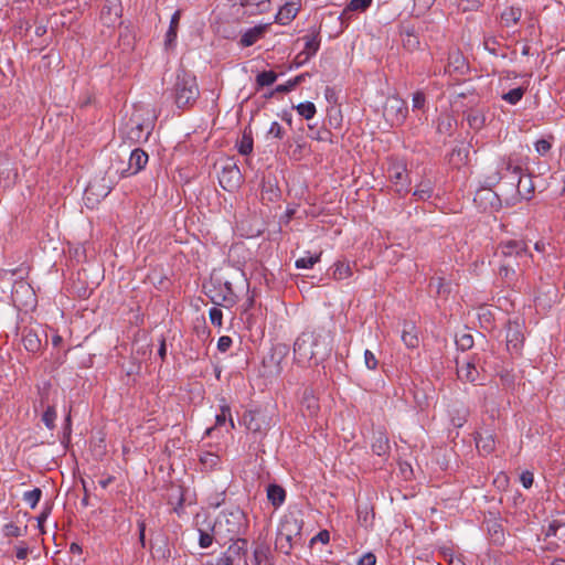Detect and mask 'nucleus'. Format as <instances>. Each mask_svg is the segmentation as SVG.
<instances>
[{
  "instance_id": "1",
  "label": "nucleus",
  "mask_w": 565,
  "mask_h": 565,
  "mask_svg": "<svg viewBox=\"0 0 565 565\" xmlns=\"http://www.w3.org/2000/svg\"><path fill=\"white\" fill-rule=\"evenodd\" d=\"M495 255L501 258L499 275L508 282L521 274L532 258L525 242L515 239L501 242Z\"/></svg>"
},
{
  "instance_id": "2",
  "label": "nucleus",
  "mask_w": 565,
  "mask_h": 565,
  "mask_svg": "<svg viewBox=\"0 0 565 565\" xmlns=\"http://www.w3.org/2000/svg\"><path fill=\"white\" fill-rule=\"evenodd\" d=\"M331 352V337L324 330L305 331L294 344L295 359L299 364H307Z\"/></svg>"
},
{
  "instance_id": "3",
  "label": "nucleus",
  "mask_w": 565,
  "mask_h": 565,
  "mask_svg": "<svg viewBox=\"0 0 565 565\" xmlns=\"http://www.w3.org/2000/svg\"><path fill=\"white\" fill-rule=\"evenodd\" d=\"M200 96L196 78L193 74L181 71L174 84V102L179 108L192 106Z\"/></svg>"
},
{
  "instance_id": "4",
  "label": "nucleus",
  "mask_w": 565,
  "mask_h": 565,
  "mask_svg": "<svg viewBox=\"0 0 565 565\" xmlns=\"http://www.w3.org/2000/svg\"><path fill=\"white\" fill-rule=\"evenodd\" d=\"M301 523L291 514L285 515L278 525L276 533V548L289 554L294 544L300 540Z\"/></svg>"
},
{
  "instance_id": "5",
  "label": "nucleus",
  "mask_w": 565,
  "mask_h": 565,
  "mask_svg": "<svg viewBox=\"0 0 565 565\" xmlns=\"http://www.w3.org/2000/svg\"><path fill=\"white\" fill-rule=\"evenodd\" d=\"M244 514L241 510H234L222 513L215 521L212 532L215 540L233 541L241 533L243 527Z\"/></svg>"
},
{
  "instance_id": "6",
  "label": "nucleus",
  "mask_w": 565,
  "mask_h": 565,
  "mask_svg": "<svg viewBox=\"0 0 565 565\" xmlns=\"http://www.w3.org/2000/svg\"><path fill=\"white\" fill-rule=\"evenodd\" d=\"M407 115V107L403 99L397 96L386 98L383 116L391 126H398L404 122Z\"/></svg>"
},
{
  "instance_id": "7",
  "label": "nucleus",
  "mask_w": 565,
  "mask_h": 565,
  "mask_svg": "<svg viewBox=\"0 0 565 565\" xmlns=\"http://www.w3.org/2000/svg\"><path fill=\"white\" fill-rule=\"evenodd\" d=\"M386 172L397 193L403 194L409 191L411 181L406 166L403 162L390 161Z\"/></svg>"
},
{
  "instance_id": "8",
  "label": "nucleus",
  "mask_w": 565,
  "mask_h": 565,
  "mask_svg": "<svg viewBox=\"0 0 565 565\" xmlns=\"http://www.w3.org/2000/svg\"><path fill=\"white\" fill-rule=\"evenodd\" d=\"M206 296L216 306H232L235 303V294L230 282L212 284L207 287Z\"/></svg>"
},
{
  "instance_id": "9",
  "label": "nucleus",
  "mask_w": 565,
  "mask_h": 565,
  "mask_svg": "<svg viewBox=\"0 0 565 565\" xmlns=\"http://www.w3.org/2000/svg\"><path fill=\"white\" fill-rule=\"evenodd\" d=\"M11 297L14 306L20 310H28L35 305V294L32 287L24 281L14 284Z\"/></svg>"
},
{
  "instance_id": "10",
  "label": "nucleus",
  "mask_w": 565,
  "mask_h": 565,
  "mask_svg": "<svg viewBox=\"0 0 565 565\" xmlns=\"http://www.w3.org/2000/svg\"><path fill=\"white\" fill-rule=\"evenodd\" d=\"M242 179L243 177L239 168L233 162L224 166L218 175L221 186L230 192L236 190L241 185Z\"/></svg>"
},
{
  "instance_id": "11",
  "label": "nucleus",
  "mask_w": 565,
  "mask_h": 565,
  "mask_svg": "<svg viewBox=\"0 0 565 565\" xmlns=\"http://www.w3.org/2000/svg\"><path fill=\"white\" fill-rule=\"evenodd\" d=\"M110 190L111 186L106 183L104 178L89 182L84 192V201L86 205L93 207L94 203L106 198Z\"/></svg>"
},
{
  "instance_id": "12",
  "label": "nucleus",
  "mask_w": 565,
  "mask_h": 565,
  "mask_svg": "<svg viewBox=\"0 0 565 565\" xmlns=\"http://www.w3.org/2000/svg\"><path fill=\"white\" fill-rule=\"evenodd\" d=\"M457 376L461 382L479 383L481 381L480 372L476 365L475 358L457 359Z\"/></svg>"
},
{
  "instance_id": "13",
  "label": "nucleus",
  "mask_w": 565,
  "mask_h": 565,
  "mask_svg": "<svg viewBox=\"0 0 565 565\" xmlns=\"http://www.w3.org/2000/svg\"><path fill=\"white\" fill-rule=\"evenodd\" d=\"M245 427L254 434H263L269 427L267 416L259 411H249L244 414Z\"/></svg>"
},
{
  "instance_id": "14",
  "label": "nucleus",
  "mask_w": 565,
  "mask_h": 565,
  "mask_svg": "<svg viewBox=\"0 0 565 565\" xmlns=\"http://www.w3.org/2000/svg\"><path fill=\"white\" fill-rule=\"evenodd\" d=\"M524 342V334L520 323L510 322L507 328V347L511 352L519 353Z\"/></svg>"
},
{
  "instance_id": "15",
  "label": "nucleus",
  "mask_w": 565,
  "mask_h": 565,
  "mask_svg": "<svg viewBox=\"0 0 565 565\" xmlns=\"http://www.w3.org/2000/svg\"><path fill=\"white\" fill-rule=\"evenodd\" d=\"M303 50L296 56L297 65H301L309 61L320 47V39L318 33H312L303 36Z\"/></svg>"
},
{
  "instance_id": "16",
  "label": "nucleus",
  "mask_w": 565,
  "mask_h": 565,
  "mask_svg": "<svg viewBox=\"0 0 565 565\" xmlns=\"http://www.w3.org/2000/svg\"><path fill=\"white\" fill-rule=\"evenodd\" d=\"M148 162V154L141 149H135L129 157L128 169L122 170L120 175L122 178L137 174L141 171Z\"/></svg>"
},
{
  "instance_id": "17",
  "label": "nucleus",
  "mask_w": 565,
  "mask_h": 565,
  "mask_svg": "<svg viewBox=\"0 0 565 565\" xmlns=\"http://www.w3.org/2000/svg\"><path fill=\"white\" fill-rule=\"evenodd\" d=\"M501 169H504L507 171L512 170V172L514 174L513 180L518 181L519 193L524 199H530L531 194L534 191V186L532 184L531 178L523 179V178L519 177L520 168H518V167L512 168V166H511V163L509 161H502Z\"/></svg>"
},
{
  "instance_id": "18",
  "label": "nucleus",
  "mask_w": 565,
  "mask_h": 565,
  "mask_svg": "<svg viewBox=\"0 0 565 565\" xmlns=\"http://www.w3.org/2000/svg\"><path fill=\"white\" fill-rule=\"evenodd\" d=\"M476 446L480 452L484 455L491 454L495 448L494 434L489 429L478 431L476 436Z\"/></svg>"
},
{
  "instance_id": "19",
  "label": "nucleus",
  "mask_w": 565,
  "mask_h": 565,
  "mask_svg": "<svg viewBox=\"0 0 565 565\" xmlns=\"http://www.w3.org/2000/svg\"><path fill=\"white\" fill-rule=\"evenodd\" d=\"M268 29V24H260L246 30L241 38V45L244 47L252 46L262 39Z\"/></svg>"
},
{
  "instance_id": "20",
  "label": "nucleus",
  "mask_w": 565,
  "mask_h": 565,
  "mask_svg": "<svg viewBox=\"0 0 565 565\" xmlns=\"http://www.w3.org/2000/svg\"><path fill=\"white\" fill-rule=\"evenodd\" d=\"M298 7L295 2H288L285 6H282L278 13L276 14V22L279 24L286 25L290 21H292L297 13H298Z\"/></svg>"
},
{
  "instance_id": "21",
  "label": "nucleus",
  "mask_w": 565,
  "mask_h": 565,
  "mask_svg": "<svg viewBox=\"0 0 565 565\" xmlns=\"http://www.w3.org/2000/svg\"><path fill=\"white\" fill-rule=\"evenodd\" d=\"M180 18H181V12L179 10L175 11L171 17L170 26L166 33V39H164L166 49H172L175 44Z\"/></svg>"
},
{
  "instance_id": "22",
  "label": "nucleus",
  "mask_w": 565,
  "mask_h": 565,
  "mask_svg": "<svg viewBox=\"0 0 565 565\" xmlns=\"http://www.w3.org/2000/svg\"><path fill=\"white\" fill-rule=\"evenodd\" d=\"M267 499L274 507H280L286 499V491L278 484H269L267 488Z\"/></svg>"
},
{
  "instance_id": "23",
  "label": "nucleus",
  "mask_w": 565,
  "mask_h": 565,
  "mask_svg": "<svg viewBox=\"0 0 565 565\" xmlns=\"http://www.w3.org/2000/svg\"><path fill=\"white\" fill-rule=\"evenodd\" d=\"M402 340L407 348L418 347L419 340L414 324L405 323L402 332Z\"/></svg>"
},
{
  "instance_id": "24",
  "label": "nucleus",
  "mask_w": 565,
  "mask_h": 565,
  "mask_svg": "<svg viewBox=\"0 0 565 565\" xmlns=\"http://www.w3.org/2000/svg\"><path fill=\"white\" fill-rule=\"evenodd\" d=\"M228 419L230 422V426L231 428H234L235 425H234V420L233 418L231 417V409H230V406L228 405H223L221 407V412L216 415L215 417V426L214 427H211V428H207L206 429V435H210L212 433V430H214L215 428L224 425L226 423V420Z\"/></svg>"
},
{
  "instance_id": "25",
  "label": "nucleus",
  "mask_w": 565,
  "mask_h": 565,
  "mask_svg": "<svg viewBox=\"0 0 565 565\" xmlns=\"http://www.w3.org/2000/svg\"><path fill=\"white\" fill-rule=\"evenodd\" d=\"M429 287L439 297H447L450 294V284L443 277L431 278Z\"/></svg>"
},
{
  "instance_id": "26",
  "label": "nucleus",
  "mask_w": 565,
  "mask_h": 565,
  "mask_svg": "<svg viewBox=\"0 0 565 565\" xmlns=\"http://www.w3.org/2000/svg\"><path fill=\"white\" fill-rule=\"evenodd\" d=\"M23 345L29 352H38L41 349V340L33 331H28L22 338Z\"/></svg>"
},
{
  "instance_id": "27",
  "label": "nucleus",
  "mask_w": 565,
  "mask_h": 565,
  "mask_svg": "<svg viewBox=\"0 0 565 565\" xmlns=\"http://www.w3.org/2000/svg\"><path fill=\"white\" fill-rule=\"evenodd\" d=\"M352 275L350 264L348 262L339 260L334 264L332 277L335 280H343Z\"/></svg>"
},
{
  "instance_id": "28",
  "label": "nucleus",
  "mask_w": 565,
  "mask_h": 565,
  "mask_svg": "<svg viewBox=\"0 0 565 565\" xmlns=\"http://www.w3.org/2000/svg\"><path fill=\"white\" fill-rule=\"evenodd\" d=\"M246 551L247 541L243 539H237L228 546L227 551L224 554L235 559V557H239L241 555L245 554Z\"/></svg>"
},
{
  "instance_id": "29",
  "label": "nucleus",
  "mask_w": 565,
  "mask_h": 565,
  "mask_svg": "<svg viewBox=\"0 0 565 565\" xmlns=\"http://www.w3.org/2000/svg\"><path fill=\"white\" fill-rule=\"evenodd\" d=\"M520 18L521 10L519 8L513 7L505 9L501 14L502 22L507 26L515 24L520 20Z\"/></svg>"
},
{
  "instance_id": "30",
  "label": "nucleus",
  "mask_w": 565,
  "mask_h": 565,
  "mask_svg": "<svg viewBox=\"0 0 565 565\" xmlns=\"http://www.w3.org/2000/svg\"><path fill=\"white\" fill-rule=\"evenodd\" d=\"M433 185L429 180L422 181L414 191V196L418 200L426 201L431 196Z\"/></svg>"
},
{
  "instance_id": "31",
  "label": "nucleus",
  "mask_w": 565,
  "mask_h": 565,
  "mask_svg": "<svg viewBox=\"0 0 565 565\" xmlns=\"http://www.w3.org/2000/svg\"><path fill=\"white\" fill-rule=\"evenodd\" d=\"M388 449V439L383 434H379L377 437H375L373 444H372V450L377 456L385 455Z\"/></svg>"
},
{
  "instance_id": "32",
  "label": "nucleus",
  "mask_w": 565,
  "mask_h": 565,
  "mask_svg": "<svg viewBox=\"0 0 565 565\" xmlns=\"http://www.w3.org/2000/svg\"><path fill=\"white\" fill-rule=\"evenodd\" d=\"M320 256L321 253L317 255L307 254L296 260V267L302 269L312 268L320 260Z\"/></svg>"
},
{
  "instance_id": "33",
  "label": "nucleus",
  "mask_w": 565,
  "mask_h": 565,
  "mask_svg": "<svg viewBox=\"0 0 565 565\" xmlns=\"http://www.w3.org/2000/svg\"><path fill=\"white\" fill-rule=\"evenodd\" d=\"M277 79V74L273 71H265L257 75L256 84L258 87H265L274 84Z\"/></svg>"
},
{
  "instance_id": "34",
  "label": "nucleus",
  "mask_w": 565,
  "mask_h": 565,
  "mask_svg": "<svg viewBox=\"0 0 565 565\" xmlns=\"http://www.w3.org/2000/svg\"><path fill=\"white\" fill-rule=\"evenodd\" d=\"M253 151V138L250 132L244 131L241 141L238 142V152L247 156Z\"/></svg>"
},
{
  "instance_id": "35",
  "label": "nucleus",
  "mask_w": 565,
  "mask_h": 565,
  "mask_svg": "<svg viewBox=\"0 0 565 565\" xmlns=\"http://www.w3.org/2000/svg\"><path fill=\"white\" fill-rule=\"evenodd\" d=\"M524 93H525L524 88L516 87V88H513V89L509 90L508 93L503 94L502 99L511 105H515L516 103H519L522 99Z\"/></svg>"
},
{
  "instance_id": "36",
  "label": "nucleus",
  "mask_w": 565,
  "mask_h": 565,
  "mask_svg": "<svg viewBox=\"0 0 565 565\" xmlns=\"http://www.w3.org/2000/svg\"><path fill=\"white\" fill-rule=\"evenodd\" d=\"M296 108L298 114L306 119H311L317 111L315 104L311 102L301 103Z\"/></svg>"
},
{
  "instance_id": "37",
  "label": "nucleus",
  "mask_w": 565,
  "mask_h": 565,
  "mask_svg": "<svg viewBox=\"0 0 565 565\" xmlns=\"http://www.w3.org/2000/svg\"><path fill=\"white\" fill-rule=\"evenodd\" d=\"M218 461V456L213 452L206 451L200 455V462L206 469L214 468L215 466H217Z\"/></svg>"
},
{
  "instance_id": "38",
  "label": "nucleus",
  "mask_w": 565,
  "mask_h": 565,
  "mask_svg": "<svg viewBox=\"0 0 565 565\" xmlns=\"http://www.w3.org/2000/svg\"><path fill=\"white\" fill-rule=\"evenodd\" d=\"M42 495V491L39 488H35L31 491H26L23 494V500L28 503L32 509L36 507Z\"/></svg>"
},
{
  "instance_id": "39",
  "label": "nucleus",
  "mask_w": 565,
  "mask_h": 565,
  "mask_svg": "<svg viewBox=\"0 0 565 565\" xmlns=\"http://www.w3.org/2000/svg\"><path fill=\"white\" fill-rule=\"evenodd\" d=\"M56 419V411L53 406H49L42 415V422L49 429H54Z\"/></svg>"
},
{
  "instance_id": "40",
  "label": "nucleus",
  "mask_w": 565,
  "mask_h": 565,
  "mask_svg": "<svg viewBox=\"0 0 565 565\" xmlns=\"http://www.w3.org/2000/svg\"><path fill=\"white\" fill-rule=\"evenodd\" d=\"M468 124L473 129H480L484 124V116L478 111H470L467 115Z\"/></svg>"
},
{
  "instance_id": "41",
  "label": "nucleus",
  "mask_w": 565,
  "mask_h": 565,
  "mask_svg": "<svg viewBox=\"0 0 565 565\" xmlns=\"http://www.w3.org/2000/svg\"><path fill=\"white\" fill-rule=\"evenodd\" d=\"M267 135L269 137H273V138H276V139H282L284 136H285V130H284L282 126L279 122L273 121L270 124V127H269L268 131H267Z\"/></svg>"
},
{
  "instance_id": "42",
  "label": "nucleus",
  "mask_w": 565,
  "mask_h": 565,
  "mask_svg": "<svg viewBox=\"0 0 565 565\" xmlns=\"http://www.w3.org/2000/svg\"><path fill=\"white\" fill-rule=\"evenodd\" d=\"M372 3V0H351L348 9L351 11H364Z\"/></svg>"
},
{
  "instance_id": "43",
  "label": "nucleus",
  "mask_w": 565,
  "mask_h": 565,
  "mask_svg": "<svg viewBox=\"0 0 565 565\" xmlns=\"http://www.w3.org/2000/svg\"><path fill=\"white\" fill-rule=\"evenodd\" d=\"M364 364L367 370L374 371L377 367L379 361L370 350L364 352Z\"/></svg>"
},
{
  "instance_id": "44",
  "label": "nucleus",
  "mask_w": 565,
  "mask_h": 565,
  "mask_svg": "<svg viewBox=\"0 0 565 565\" xmlns=\"http://www.w3.org/2000/svg\"><path fill=\"white\" fill-rule=\"evenodd\" d=\"M209 316H210V320H211L212 324H214L216 327L222 326L223 313H222L221 309H218L216 307L211 308Z\"/></svg>"
},
{
  "instance_id": "45",
  "label": "nucleus",
  "mask_w": 565,
  "mask_h": 565,
  "mask_svg": "<svg viewBox=\"0 0 565 565\" xmlns=\"http://www.w3.org/2000/svg\"><path fill=\"white\" fill-rule=\"evenodd\" d=\"M456 343L461 350H468L473 345L472 335L462 334L456 340Z\"/></svg>"
},
{
  "instance_id": "46",
  "label": "nucleus",
  "mask_w": 565,
  "mask_h": 565,
  "mask_svg": "<svg viewBox=\"0 0 565 565\" xmlns=\"http://www.w3.org/2000/svg\"><path fill=\"white\" fill-rule=\"evenodd\" d=\"M426 103V97L423 92H416L413 95L412 106L413 109H423Z\"/></svg>"
},
{
  "instance_id": "47",
  "label": "nucleus",
  "mask_w": 565,
  "mask_h": 565,
  "mask_svg": "<svg viewBox=\"0 0 565 565\" xmlns=\"http://www.w3.org/2000/svg\"><path fill=\"white\" fill-rule=\"evenodd\" d=\"M214 539V533L210 534L207 532L200 531L199 544L202 548H207L212 545Z\"/></svg>"
},
{
  "instance_id": "48",
  "label": "nucleus",
  "mask_w": 565,
  "mask_h": 565,
  "mask_svg": "<svg viewBox=\"0 0 565 565\" xmlns=\"http://www.w3.org/2000/svg\"><path fill=\"white\" fill-rule=\"evenodd\" d=\"M552 148V145L546 139H540L535 142V150L539 154L544 156Z\"/></svg>"
},
{
  "instance_id": "49",
  "label": "nucleus",
  "mask_w": 565,
  "mask_h": 565,
  "mask_svg": "<svg viewBox=\"0 0 565 565\" xmlns=\"http://www.w3.org/2000/svg\"><path fill=\"white\" fill-rule=\"evenodd\" d=\"M72 434V419H71V413H68L64 420V427H63V441L70 440Z\"/></svg>"
},
{
  "instance_id": "50",
  "label": "nucleus",
  "mask_w": 565,
  "mask_h": 565,
  "mask_svg": "<svg viewBox=\"0 0 565 565\" xmlns=\"http://www.w3.org/2000/svg\"><path fill=\"white\" fill-rule=\"evenodd\" d=\"M232 339L227 335H223L217 341V349L221 352H226L232 345Z\"/></svg>"
},
{
  "instance_id": "51",
  "label": "nucleus",
  "mask_w": 565,
  "mask_h": 565,
  "mask_svg": "<svg viewBox=\"0 0 565 565\" xmlns=\"http://www.w3.org/2000/svg\"><path fill=\"white\" fill-rule=\"evenodd\" d=\"M520 480H521L522 486L524 488L529 489L533 484V480H534L533 473L530 471H524L521 473Z\"/></svg>"
},
{
  "instance_id": "52",
  "label": "nucleus",
  "mask_w": 565,
  "mask_h": 565,
  "mask_svg": "<svg viewBox=\"0 0 565 565\" xmlns=\"http://www.w3.org/2000/svg\"><path fill=\"white\" fill-rule=\"evenodd\" d=\"M254 565L260 563L262 565H264V563L266 562L268 564V561H267V556H266V552L265 550L258 547L254 551Z\"/></svg>"
},
{
  "instance_id": "53",
  "label": "nucleus",
  "mask_w": 565,
  "mask_h": 565,
  "mask_svg": "<svg viewBox=\"0 0 565 565\" xmlns=\"http://www.w3.org/2000/svg\"><path fill=\"white\" fill-rule=\"evenodd\" d=\"M376 557L372 553L364 554L360 559L358 565H375Z\"/></svg>"
},
{
  "instance_id": "54",
  "label": "nucleus",
  "mask_w": 565,
  "mask_h": 565,
  "mask_svg": "<svg viewBox=\"0 0 565 565\" xmlns=\"http://www.w3.org/2000/svg\"><path fill=\"white\" fill-rule=\"evenodd\" d=\"M321 542L322 544H327L330 541V533L327 530L320 531L313 539L312 542Z\"/></svg>"
},
{
  "instance_id": "55",
  "label": "nucleus",
  "mask_w": 565,
  "mask_h": 565,
  "mask_svg": "<svg viewBox=\"0 0 565 565\" xmlns=\"http://www.w3.org/2000/svg\"><path fill=\"white\" fill-rule=\"evenodd\" d=\"M216 565H235V564H234V558H233V557H230L228 555L222 554V555L216 559Z\"/></svg>"
},
{
  "instance_id": "56",
  "label": "nucleus",
  "mask_w": 565,
  "mask_h": 565,
  "mask_svg": "<svg viewBox=\"0 0 565 565\" xmlns=\"http://www.w3.org/2000/svg\"><path fill=\"white\" fill-rule=\"evenodd\" d=\"M294 88H295V86L292 85V83L290 81H288L286 84L278 85L275 88V92H277V93H288V92L292 90Z\"/></svg>"
},
{
  "instance_id": "57",
  "label": "nucleus",
  "mask_w": 565,
  "mask_h": 565,
  "mask_svg": "<svg viewBox=\"0 0 565 565\" xmlns=\"http://www.w3.org/2000/svg\"><path fill=\"white\" fill-rule=\"evenodd\" d=\"M6 529H7V534L8 535H13V536H19L20 535L19 527L13 525V524L7 525Z\"/></svg>"
},
{
  "instance_id": "58",
  "label": "nucleus",
  "mask_w": 565,
  "mask_h": 565,
  "mask_svg": "<svg viewBox=\"0 0 565 565\" xmlns=\"http://www.w3.org/2000/svg\"><path fill=\"white\" fill-rule=\"evenodd\" d=\"M15 556L19 559H24L28 556V548L26 547L17 548Z\"/></svg>"
},
{
  "instance_id": "59",
  "label": "nucleus",
  "mask_w": 565,
  "mask_h": 565,
  "mask_svg": "<svg viewBox=\"0 0 565 565\" xmlns=\"http://www.w3.org/2000/svg\"><path fill=\"white\" fill-rule=\"evenodd\" d=\"M138 529H139V539H140L141 543L143 544L145 531H146L145 522H139L138 523Z\"/></svg>"
},
{
  "instance_id": "60",
  "label": "nucleus",
  "mask_w": 565,
  "mask_h": 565,
  "mask_svg": "<svg viewBox=\"0 0 565 565\" xmlns=\"http://www.w3.org/2000/svg\"><path fill=\"white\" fill-rule=\"evenodd\" d=\"M158 353H159V355H160V358H161L162 360L166 358V354H167V348H166V342H164V340H162V341H161Z\"/></svg>"
},
{
  "instance_id": "61",
  "label": "nucleus",
  "mask_w": 565,
  "mask_h": 565,
  "mask_svg": "<svg viewBox=\"0 0 565 565\" xmlns=\"http://www.w3.org/2000/svg\"><path fill=\"white\" fill-rule=\"evenodd\" d=\"M113 482V478L111 477H108L106 479H103V480H99V486L103 488V489H106L110 483Z\"/></svg>"
},
{
  "instance_id": "62",
  "label": "nucleus",
  "mask_w": 565,
  "mask_h": 565,
  "mask_svg": "<svg viewBox=\"0 0 565 565\" xmlns=\"http://www.w3.org/2000/svg\"><path fill=\"white\" fill-rule=\"evenodd\" d=\"M305 75H298L296 76L295 78L290 79V82L292 83V85L296 87L298 84L301 83V81L303 79Z\"/></svg>"
},
{
  "instance_id": "63",
  "label": "nucleus",
  "mask_w": 565,
  "mask_h": 565,
  "mask_svg": "<svg viewBox=\"0 0 565 565\" xmlns=\"http://www.w3.org/2000/svg\"><path fill=\"white\" fill-rule=\"evenodd\" d=\"M268 194H269V200H274L275 198L278 196L277 192L274 190V189H270L269 191H267Z\"/></svg>"
},
{
  "instance_id": "64",
  "label": "nucleus",
  "mask_w": 565,
  "mask_h": 565,
  "mask_svg": "<svg viewBox=\"0 0 565 565\" xmlns=\"http://www.w3.org/2000/svg\"><path fill=\"white\" fill-rule=\"evenodd\" d=\"M552 565H565V561L564 559H555Z\"/></svg>"
}]
</instances>
